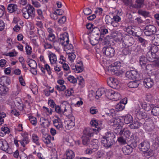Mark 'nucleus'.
Wrapping results in <instances>:
<instances>
[{
  "label": "nucleus",
  "instance_id": "nucleus-1",
  "mask_svg": "<svg viewBox=\"0 0 159 159\" xmlns=\"http://www.w3.org/2000/svg\"><path fill=\"white\" fill-rule=\"evenodd\" d=\"M120 120V118H113L108 122L109 125L115 127L114 128V132L118 135H121L124 130L122 128L124 123Z\"/></svg>",
  "mask_w": 159,
  "mask_h": 159
},
{
  "label": "nucleus",
  "instance_id": "nucleus-2",
  "mask_svg": "<svg viewBox=\"0 0 159 159\" xmlns=\"http://www.w3.org/2000/svg\"><path fill=\"white\" fill-rule=\"evenodd\" d=\"M101 128L99 127L98 130L89 128L84 129L83 131V135L82 137L83 144L87 145L89 142V138L93 136L94 134H97L101 130Z\"/></svg>",
  "mask_w": 159,
  "mask_h": 159
},
{
  "label": "nucleus",
  "instance_id": "nucleus-3",
  "mask_svg": "<svg viewBox=\"0 0 159 159\" xmlns=\"http://www.w3.org/2000/svg\"><path fill=\"white\" fill-rule=\"evenodd\" d=\"M121 66L120 62L116 61L110 65L108 67V70L112 74L119 75L124 72V71L120 68Z\"/></svg>",
  "mask_w": 159,
  "mask_h": 159
},
{
  "label": "nucleus",
  "instance_id": "nucleus-4",
  "mask_svg": "<svg viewBox=\"0 0 159 159\" xmlns=\"http://www.w3.org/2000/svg\"><path fill=\"white\" fill-rule=\"evenodd\" d=\"M115 136L112 133L108 132L105 134L101 140V143L103 145L106 147H109L114 142Z\"/></svg>",
  "mask_w": 159,
  "mask_h": 159
},
{
  "label": "nucleus",
  "instance_id": "nucleus-5",
  "mask_svg": "<svg viewBox=\"0 0 159 159\" xmlns=\"http://www.w3.org/2000/svg\"><path fill=\"white\" fill-rule=\"evenodd\" d=\"M7 104L9 105L11 108H17L19 110L23 109L24 104L20 98L16 97L14 100L9 99L7 102Z\"/></svg>",
  "mask_w": 159,
  "mask_h": 159
},
{
  "label": "nucleus",
  "instance_id": "nucleus-6",
  "mask_svg": "<svg viewBox=\"0 0 159 159\" xmlns=\"http://www.w3.org/2000/svg\"><path fill=\"white\" fill-rule=\"evenodd\" d=\"M107 82L110 87L115 89H119L121 86V83L119 80L116 78L109 77L107 79Z\"/></svg>",
  "mask_w": 159,
  "mask_h": 159
},
{
  "label": "nucleus",
  "instance_id": "nucleus-7",
  "mask_svg": "<svg viewBox=\"0 0 159 159\" xmlns=\"http://www.w3.org/2000/svg\"><path fill=\"white\" fill-rule=\"evenodd\" d=\"M106 97L113 101H117L120 98L121 95L117 92H116L111 89H108L106 93Z\"/></svg>",
  "mask_w": 159,
  "mask_h": 159
},
{
  "label": "nucleus",
  "instance_id": "nucleus-8",
  "mask_svg": "<svg viewBox=\"0 0 159 159\" xmlns=\"http://www.w3.org/2000/svg\"><path fill=\"white\" fill-rule=\"evenodd\" d=\"M0 149L5 151L9 154H11L13 149L9 146L8 143L4 139L0 138Z\"/></svg>",
  "mask_w": 159,
  "mask_h": 159
},
{
  "label": "nucleus",
  "instance_id": "nucleus-9",
  "mask_svg": "<svg viewBox=\"0 0 159 159\" xmlns=\"http://www.w3.org/2000/svg\"><path fill=\"white\" fill-rule=\"evenodd\" d=\"M108 33V31L105 27H102L100 29L98 28H95L93 32V35L94 36H99L100 39L102 40L104 36Z\"/></svg>",
  "mask_w": 159,
  "mask_h": 159
},
{
  "label": "nucleus",
  "instance_id": "nucleus-10",
  "mask_svg": "<svg viewBox=\"0 0 159 159\" xmlns=\"http://www.w3.org/2000/svg\"><path fill=\"white\" fill-rule=\"evenodd\" d=\"M156 28L154 25H149L147 26L144 30L145 35L150 36L154 34L157 32Z\"/></svg>",
  "mask_w": 159,
  "mask_h": 159
},
{
  "label": "nucleus",
  "instance_id": "nucleus-11",
  "mask_svg": "<svg viewBox=\"0 0 159 159\" xmlns=\"http://www.w3.org/2000/svg\"><path fill=\"white\" fill-rule=\"evenodd\" d=\"M70 66L72 69L75 73H80L83 70V64L81 61L77 62L75 65L72 63Z\"/></svg>",
  "mask_w": 159,
  "mask_h": 159
},
{
  "label": "nucleus",
  "instance_id": "nucleus-12",
  "mask_svg": "<svg viewBox=\"0 0 159 159\" xmlns=\"http://www.w3.org/2000/svg\"><path fill=\"white\" fill-rule=\"evenodd\" d=\"M126 76L128 79L134 80H137L139 76L137 72L134 70L128 71L126 73Z\"/></svg>",
  "mask_w": 159,
  "mask_h": 159
},
{
  "label": "nucleus",
  "instance_id": "nucleus-13",
  "mask_svg": "<svg viewBox=\"0 0 159 159\" xmlns=\"http://www.w3.org/2000/svg\"><path fill=\"white\" fill-rule=\"evenodd\" d=\"M144 127L145 130L148 132L151 131L155 128L152 121L151 120H148L145 121Z\"/></svg>",
  "mask_w": 159,
  "mask_h": 159
},
{
  "label": "nucleus",
  "instance_id": "nucleus-14",
  "mask_svg": "<svg viewBox=\"0 0 159 159\" xmlns=\"http://www.w3.org/2000/svg\"><path fill=\"white\" fill-rule=\"evenodd\" d=\"M65 82L62 79H58L57 81V83L58 85H56L55 88L59 91H62L66 89V87L64 85Z\"/></svg>",
  "mask_w": 159,
  "mask_h": 159
},
{
  "label": "nucleus",
  "instance_id": "nucleus-15",
  "mask_svg": "<svg viewBox=\"0 0 159 159\" xmlns=\"http://www.w3.org/2000/svg\"><path fill=\"white\" fill-rule=\"evenodd\" d=\"M62 107L64 108V110L63 111L62 113H65L66 112L68 114H70L72 111V108L70 104L66 101H64L61 103Z\"/></svg>",
  "mask_w": 159,
  "mask_h": 159
},
{
  "label": "nucleus",
  "instance_id": "nucleus-16",
  "mask_svg": "<svg viewBox=\"0 0 159 159\" xmlns=\"http://www.w3.org/2000/svg\"><path fill=\"white\" fill-rule=\"evenodd\" d=\"M54 117V119L52 120L53 125L57 129H62L63 125L61 120L57 116H55Z\"/></svg>",
  "mask_w": 159,
  "mask_h": 159
},
{
  "label": "nucleus",
  "instance_id": "nucleus-17",
  "mask_svg": "<svg viewBox=\"0 0 159 159\" xmlns=\"http://www.w3.org/2000/svg\"><path fill=\"white\" fill-rule=\"evenodd\" d=\"M65 127L68 129H70L75 125L74 118L73 117L68 118L65 121Z\"/></svg>",
  "mask_w": 159,
  "mask_h": 159
},
{
  "label": "nucleus",
  "instance_id": "nucleus-18",
  "mask_svg": "<svg viewBox=\"0 0 159 159\" xmlns=\"http://www.w3.org/2000/svg\"><path fill=\"white\" fill-rule=\"evenodd\" d=\"M59 41L62 45L69 43V39L68 34L66 32L61 34L60 35Z\"/></svg>",
  "mask_w": 159,
  "mask_h": 159
},
{
  "label": "nucleus",
  "instance_id": "nucleus-19",
  "mask_svg": "<svg viewBox=\"0 0 159 159\" xmlns=\"http://www.w3.org/2000/svg\"><path fill=\"white\" fill-rule=\"evenodd\" d=\"M103 51L105 55L109 57H112L114 55L115 50L111 47H104Z\"/></svg>",
  "mask_w": 159,
  "mask_h": 159
},
{
  "label": "nucleus",
  "instance_id": "nucleus-20",
  "mask_svg": "<svg viewBox=\"0 0 159 159\" xmlns=\"http://www.w3.org/2000/svg\"><path fill=\"white\" fill-rule=\"evenodd\" d=\"M150 148V144L147 141L142 142L139 145V149L144 152H147Z\"/></svg>",
  "mask_w": 159,
  "mask_h": 159
},
{
  "label": "nucleus",
  "instance_id": "nucleus-21",
  "mask_svg": "<svg viewBox=\"0 0 159 159\" xmlns=\"http://www.w3.org/2000/svg\"><path fill=\"white\" fill-rule=\"evenodd\" d=\"M90 124L93 126L97 128V129H96L97 130H98V128L99 127H101V130L103 128V126L102 125V122L101 121H98L95 119H92L90 122Z\"/></svg>",
  "mask_w": 159,
  "mask_h": 159
},
{
  "label": "nucleus",
  "instance_id": "nucleus-22",
  "mask_svg": "<svg viewBox=\"0 0 159 159\" xmlns=\"http://www.w3.org/2000/svg\"><path fill=\"white\" fill-rule=\"evenodd\" d=\"M108 89L105 88L99 89L96 92L95 98L98 99L102 95H104L106 97V93Z\"/></svg>",
  "mask_w": 159,
  "mask_h": 159
},
{
  "label": "nucleus",
  "instance_id": "nucleus-23",
  "mask_svg": "<svg viewBox=\"0 0 159 159\" xmlns=\"http://www.w3.org/2000/svg\"><path fill=\"white\" fill-rule=\"evenodd\" d=\"M39 66L40 70H41V71L44 74L45 73V70H46L47 71L48 74L49 75H51L52 72L50 67L46 63H45L44 64V67H43V66L40 64L39 65Z\"/></svg>",
  "mask_w": 159,
  "mask_h": 159
},
{
  "label": "nucleus",
  "instance_id": "nucleus-24",
  "mask_svg": "<svg viewBox=\"0 0 159 159\" xmlns=\"http://www.w3.org/2000/svg\"><path fill=\"white\" fill-rule=\"evenodd\" d=\"M143 83L145 87L147 88L152 87L154 84L153 80L150 78H148L144 79Z\"/></svg>",
  "mask_w": 159,
  "mask_h": 159
},
{
  "label": "nucleus",
  "instance_id": "nucleus-25",
  "mask_svg": "<svg viewBox=\"0 0 159 159\" xmlns=\"http://www.w3.org/2000/svg\"><path fill=\"white\" fill-rule=\"evenodd\" d=\"M116 118H120V121L124 120V123L126 124H129L133 121V117L132 116L130 115H127L125 116H120Z\"/></svg>",
  "mask_w": 159,
  "mask_h": 159
},
{
  "label": "nucleus",
  "instance_id": "nucleus-26",
  "mask_svg": "<svg viewBox=\"0 0 159 159\" xmlns=\"http://www.w3.org/2000/svg\"><path fill=\"white\" fill-rule=\"evenodd\" d=\"M43 142L47 145L48 147H51L52 146V144L51 143L52 137L49 135H46L43 138Z\"/></svg>",
  "mask_w": 159,
  "mask_h": 159
},
{
  "label": "nucleus",
  "instance_id": "nucleus-27",
  "mask_svg": "<svg viewBox=\"0 0 159 159\" xmlns=\"http://www.w3.org/2000/svg\"><path fill=\"white\" fill-rule=\"evenodd\" d=\"M30 15V16L34 17L35 14V10L34 7L30 4L27 5L25 8Z\"/></svg>",
  "mask_w": 159,
  "mask_h": 159
},
{
  "label": "nucleus",
  "instance_id": "nucleus-28",
  "mask_svg": "<svg viewBox=\"0 0 159 159\" xmlns=\"http://www.w3.org/2000/svg\"><path fill=\"white\" fill-rule=\"evenodd\" d=\"M127 103L126 99H124L121 102L119 103L116 106V109L117 111H122L125 108V105Z\"/></svg>",
  "mask_w": 159,
  "mask_h": 159
},
{
  "label": "nucleus",
  "instance_id": "nucleus-29",
  "mask_svg": "<svg viewBox=\"0 0 159 159\" xmlns=\"http://www.w3.org/2000/svg\"><path fill=\"white\" fill-rule=\"evenodd\" d=\"M75 157L74 152L70 149L67 150L65 152V159H73Z\"/></svg>",
  "mask_w": 159,
  "mask_h": 159
},
{
  "label": "nucleus",
  "instance_id": "nucleus-30",
  "mask_svg": "<svg viewBox=\"0 0 159 159\" xmlns=\"http://www.w3.org/2000/svg\"><path fill=\"white\" fill-rule=\"evenodd\" d=\"M23 138L22 140L19 141L21 145L23 147H25L26 144H27L29 142L27 133H25L22 135Z\"/></svg>",
  "mask_w": 159,
  "mask_h": 159
},
{
  "label": "nucleus",
  "instance_id": "nucleus-31",
  "mask_svg": "<svg viewBox=\"0 0 159 159\" xmlns=\"http://www.w3.org/2000/svg\"><path fill=\"white\" fill-rule=\"evenodd\" d=\"M98 140L96 139H94L91 141L90 144L91 146H89V147H91V149L93 152H95L98 148Z\"/></svg>",
  "mask_w": 159,
  "mask_h": 159
},
{
  "label": "nucleus",
  "instance_id": "nucleus-32",
  "mask_svg": "<svg viewBox=\"0 0 159 159\" xmlns=\"http://www.w3.org/2000/svg\"><path fill=\"white\" fill-rule=\"evenodd\" d=\"M48 57L50 63L52 64H54L57 62V58L56 55L51 52H49Z\"/></svg>",
  "mask_w": 159,
  "mask_h": 159
},
{
  "label": "nucleus",
  "instance_id": "nucleus-33",
  "mask_svg": "<svg viewBox=\"0 0 159 159\" xmlns=\"http://www.w3.org/2000/svg\"><path fill=\"white\" fill-rule=\"evenodd\" d=\"M39 123L40 125L44 128L48 127L50 124V122L48 120L43 117L40 118Z\"/></svg>",
  "mask_w": 159,
  "mask_h": 159
},
{
  "label": "nucleus",
  "instance_id": "nucleus-34",
  "mask_svg": "<svg viewBox=\"0 0 159 159\" xmlns=\"http://www.w3.org/2000/svg\"><path fill=\"white\" fill-rule=\"evenodd\" d=\"M10 83V80L7 76H3L0 78V84L2 86L8 85Z\"/></svg>",
  "mask_w": 159,
  "mask_h": 159
},
{
  "label": "nucleus",
  "instance_id": "nucleus-35",
  "mask_svg": "<svg viewBox=\"0 0 159 159\" xmlns=\"http://www.w3.org/2000/svg\"><path fill=\"white\" fill-rule=\"evenodd\" d=\"M148 60L147 59L143 56H141L139 57V64L141 67L144 68L146 65Z\"/></svg>",
  "mask_w": 159,
  "mask_h": 159
},
{
  "label": "nucleus",
  "instance_id": "nucleus-36",
  "mask_svg": "<svg viewBox=\"0 0 159 159\" xmlns=\"http://www.w3.org/2000/svg\"><path fill=\"white\" fill-rule=\"evenodd\" d=\"M10 132V129L9 128L6 126H2L0 131V136L2 137L4 136Z\"/></svg>",
  "mask_w": 159,
  "mask_h": 159
},
{
  "label": "nucleus",
  "instance_id": "nucleus-37",
  "mask_svg": "<svg viewBox=\"0 0 159 159\" xmlns=\"http://www.w3.org/2000/svg\"><path fill=\"white\" fill-rule=\"evenodd\" d=\"M52 110L45 107H43L42 108V114L44 116H47L52 114Z\"/></svg>",
  "mask_w": 159,
  "mask_h": 159
},
{
  "label": "nucleus",
  "instance_id": "nucleus-38",
  "mask_svg": "<svg viewBox=\"0 0 159 159\" xmlns=\"http://www.w3.org/2000/svg\"><path fill=\"white\" fill-rule=\"evenodd\" d=\"M62 45L64 46L65 49L67 53L71 52L73 51L72 45L71 44H69V43Z\"/></svg>",
  "mask_w": 159,
  "mask_h": 159
},
{
  "label": "nucleus",
  "instance_id": "nucleus-39",
  "mask_svg": "<svg viewBox=\"0 0 159 159\" xmlns=\"http://www.w3.org/2000/svg\"><path fill=\"white\" fill-rule=\"evenodd\" d=\"M122 151L125 155H128L132 152V148L129 146L128 145L123 148Z\"/></svg>",
  "mask_w": 159,
  "mask_h": 159
},
{
  "label": "nucleus",
  "instance_id": "nucleus-40",
  "mask_svg": "<svg viewBox=\"0 0 159 159\" xmlns=\"http://www.w3.org/2000/svg\"><path fill=\"white\" fill-rule=\"evenodd\" d=\"M113 36L118 41H121L122 38V34L119 32L116 31L113 34Z\"/></svg>",
  "mask_w": 159,
  "mask_h": 159
},
{
  "label": "nucleus",
  "instance_id": "nucleus-41",
  "mask_svg": "<svg viewBox=\"0 0 159 159\" xmlns=\"http://www.w3.org/2000/svg\"><path fill=\"white\" fill-rule=\"evenodd\" d=\"M129 82L128 84V86L131 88H137L139 84V79L135 80Z\"/></svg>",
  "mask_w": 159,
  "mask_h": 159
},
{
  "label": "nucleus",
  "instance_id": "nucleus-42",
  "mask_svg": "<svg viewBox=\"0 0 159 159\" xmlns=\"http://www.w3.org/2000/svg\"><path fill=\"white\" fill-rule=\"evenodd\" d=\"M17 9V6L14 4H9L7 7V10L10 13H12L16 11Z\"/></svg>",
  "mask_w": 159,
  "mask_h": 159
},
{
  "label": "nucleus",
  "instance_id": "nucleus-43",
  "mask_svg": "<svg viewBox=\"0 0 159 159\" xmlns=\"http://www.w3.org/2000/svg\"><path fill=\"white\" fill-rule=\"evenodd\" d=\"M97 156L98 157H102L106 159L109 157L108 153L105 152L103 150L99 151L97 153Z\"/></svg>",
  "mask_w": 159,
  "mask_h": 159
},
{
  "label": "nucleus",
  "instance_id": "nucleus-44",
  "mask_svg": "<svg viewBox=\"0 0 159 159\" xmlns=\"http://www.w3.org/2000/svg\"><path fill=\"white\" fill-rule=\"evenodd\" d=\"M141 105L143 109L147 111L150 110L152 108L150 104L147 103L145 102H141Z\"/></svg>",
  "mask_w": 159,
  "mask_h": 159
},
{
  "label": "nucleus",
  "instance_id": "nucleus-45",
  "mask_svg": "<svg viewBox=\"0 0 159 159\" xmlns=\"http://www.w3.org/2000/svg\"><path fill=\"white\" fill-rule=\"evenodd\" d=\"M145 159H155V158L152 150H150L148 152H145Z\"/></svg>",
  "mask_w": 159,
  "mask_h": 159
},
{
  "label": "nucleus",
  "instance_id": "nucleus-46",
  "mask_svg": "<svg viewBox=\"0 0 159 159\" xmlns=\"http://www.w3.org/2000/svg\"><path fill=\"white\" fill-rule=\"evenodd\" d=\"M142 124L138 122H134L133 123L129 125L130 127L132 129H137Z\"/></svg>",
  "mask_w": 159,
  "mask_h": 159
},
{
  "label": "nucleus",
  "instance_id": "nucleus-47",
  "mask_svg": "<svg viewBox=\"0 0 159 159\" xmlns=\"http://www.w3.org/2000/svg\"><path fill=\"white\" fill-rule=\"evenodd\" d=\"M8 90L7 87L2 85L0 87V94L2 95L5 94L7 93Z\"/></svg>",
  "mask_w": 159,
  "mask_h": 159
},
{
  "label": "nucleus",
  "instance_id": "nucleus-48",
  "mask_svg": "<svg viewBox=\"0 0 159 159\" xmlns=\"http://www.w3.org/2000/svg\"><path fill=\"white\" fill-rule=\"evenodd\" d=\"M159 46H158L155 44L152 45L151 47V52H149L148 53H150L151 55L152 53H153L154 54L157 52L159 50Z\"/></svg>",
  "mask_w": 159,
  "mask_h": 159
},
{
  "label": "nucleus",
  "instance_id": "nucleus-49",
  "mask_svg": "<svg viewBox=\"0 0 159 159\" xmlns=\"http://www.w3.org/2000/svg\"><path fill=\"white\" fill-rule=\"evenodd\" d=\"M95 37L94 39H91L90 42L91 44L93 45H95L97 44L99 40H102L100 39V37L99 36H94Z\"/></svg>",
  "mask_w": 159,
  "mask_h": 159
},
{
  "label": "nucleus",
  "instance_id": "nucleus-50",
  "mask_svg": "<svg viewBox=\"0 0 159 159\" xmlns=\"http://www.w3.org/2000/svg\"><path fill=\"white\" fill-rule=\"evenodd\" d=\"M144 0H136L134 7L135 8H140L143 6Z\"/></svg>",
  "mask_w": 159,
  "mask_h": 159
},
{
  "label": "nucleus",
  "instance_id": "nucleus-51",
  "mask_svg": "<svg viewBox=\"0 0 159 159\" xmlns=\"http://www.w3.org/2000/svg\"><path fill=\"white\" fill-rule=\"evenodd\" d=\"M51 158L50 159H57V152L55 148L52 149L51 152Z\"/></svg>",
  "mask_w": 159,
  "mask_h": 159
},
{
  "label": "nucleus",
  "instance_id": "nucleus-52",
  "mask_svg": "<svg viewBox=\"0 0 159 159\" xmlns=\"http://www.w3.org/2000/svg\"><path fill=\"white\" fill-rule=\"evenodd\" d=\"M37 12L38 16L37 17L38 19L44 20V18L43 16L42 11L40 9H38L37 10Z\"/></svg>",
  "mask_w": 159,
  "mask_h": 159
},
{
  "label": "nucleus",
  "instance_id": "nucleus-53",
  "mask_svg": "<svg viewBox=\"0 0 159 159\" xmlns=\"http://www.w3.org/2000/svg\"><path fill=\"white\" fill-rule=\"evenodd\" d=\"M28 64L30 67L33 69H35L37 66L36 62L32 59L29 60Z\"/></svg>",
  "mask_w": 159,
  "mask_h": 159
},
{
  "label": "nucleus",
  "instance_id": "nucleus-54",
  "mask_svg": "<svg viewBox=\"0 0 159 159\" xmlns=\"http://www.w3.org/2000/svg\"><path fill=\"white\" fill-rule=\"evenodd\" d=\"M68 58L71 63H72L76 58V55L74 53L72 52L68 53Z\"/></svg>",
  "mask_w": 159,
  "mask_h": 159
},
{
  "label": "nucleus",
  "instance_id": "nucleus-55",
  "mask_svg": "<svg viewBox=\"0 0 159 159\" xmlns=\"http://www.w3.org/2000/svg\"><path fill=\"white\" fill-rule=\"evenodd\" d=\"M151 113L155 116L159 115V107H154L152 109Z\"/></svg>",
  "mask_w": 159,
  "mask_h": 159
},
{
  "label": "nucleus",
  "instance_id": "nucleus-56",
  "mask_svg": "<svg viewBox=\"0 0 159 159\" xmlns=\"http://www.w3.org/2000/svg\"><path fill=\"white\" fill-rule=\"evenodd\" d=\"M32 139L33 142L35 143L36 144L38 145H39V138L37 135L35 134H33L32 136Z\"/></svg>",
  "mask_w": 159,
  "mask_h": 159
},
{
  "label": "nucleus",
  "instance_id": "nucleus-57",
  "mask_svg": "<svg viewBox=\"0 0 159 159\" xmlns=\"http://www.w3.org/2000/svg\"><path fill=\"white\" fill-rule=\"evenodd\" d=\"M29 119L32 124L36 125L37 124V119L36 117L32 116H29Z\"/></svg>",
  "mask_w": 159,
  "mask_h": 159
},
{
  "label": "nucleus",
  "instance_id": "nucleus-58",
  "mask_svg": "<svg viewBox=\"0 0 159 159\" xmlns=\"http://www.w3.org/2000/svg\"><path fill=\"white\" fill-rule=\"evenodd\" d=\"M31 90L33 94H36L38 93V87L35 84H32L31 86Z\"/></svg>",
  "mask_w": 159,
  "mask_h": 159
},
{
  "label": "nucleus",
  "instance_id": "nucleus-59",
  "mask_svg": "<svg viewBox=\"0 0 159 159\" xmlns=\"http://www.w3.org/2000/svg\"><path fill=\"white\" fill-rule=\"evenodd\" d=\"M25 48L27 54L28 55H30L32 52L31 47L27 43H26Z\"/></svg>",
  "mask_w": 159,
  "mask_h": 159
},
{
  "label": "nucleus",
  "instance_id": "nucleus-60",
  "mask_svg": "<svg viewBox=\"0 0 159 159\" xmlns=\"http://www.w3.org/2000/svg\"><path fill=\"white\" fill-rule=\"evenodd\" d=\"M138 39L139 42L141 43L143 47H145L148 44L147 41L143 38L138 36Z\"/></svg>",
  "mask_w": 159,
  "mask_h": 159
},
{
  "label": "nucleus",
  "instance_id": "nucleus-61",
  "mask_svg": "<svg viewBox=\"0 0 159 159\" xmlns=\"http://www.w3.org/2000/svg\"><path fill=\"white\" fill-rule=\"evenodd\" d=\"M67 79L68 81L70 83H72L73 84L76 83L77 82L76 79L75 78L74 76L71 75H69Z\"/></svg>",
  "mask_w": 159,
  "mask_h": 159
},
{
  "label": "nucleus",
  "instance_id": "nucleus-62",
  "mask_svg": "<svg viewBox=\"0 0 159 159\" xmlns=\"http://www.w3.org/2000/svg\"><path fill=\"white\" fill-rule=\"evenodd\" d=\"M32 4L35 7L39 8L41 6V4L37 0H31Z\"/></svg>",
  "mask_w": 159,
  "mask_h": 159
},
{
  "label": "nucleus",
  "instance_id": "nucleus-63",
  "mask_svg": "<svg viewBox=\"0 0 159 159\" xmlns=\"http://www.w3.org/2000/svg\"><path fill=\"white\" fill-rule=\"evenodd\" d=\"M17 54V52L14 51L9 52L6 53L4 54L6 56L13 57L16 56Z\"/></svg>",
  "mask_w": 159,
  "mask_h": 159
},
{
  "label": "nucleus",
  "instance_id": "nucleus-64",
  "mask_svg": "<svg viewBox=\"0 0 159 159\" xmlns=\"http://www.w3.org/2000/svg\"><path fill=\"white\" fill-rule=\"evenodd\" d=\"M149 58L150 59H149V61L154 62V64L155 66H159V57L157 58H156L154 60H153L152 58H151L150 57H149Z\"/></svg>",
  "mask_w": 159,
  "mask_h": 159
}]
</instances>
